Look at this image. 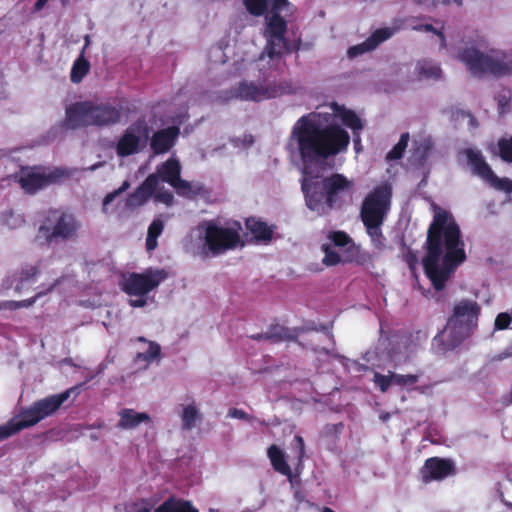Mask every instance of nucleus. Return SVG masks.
<instances>
[{
  "label": "nucleus",
  "instance_id": "f257e3e1",
  "mask_svg": "<svg viewBox=\"0 0 512 512\" xmlns=\"http://www.w3.org/2000/svg\"><path fill=\"white\" fill-rule=\"evenodd\" d=\"M290 143L296 145L301 169V190L305 204L318 215L340 208L345 197H351L354 182L345 175L332 173L323 176L326 160L346 150L350 143L348 132L337 124L322 125L319 114L301 116L293 125Z\"/></svg>",
  "mask_w": 512,
  "mask_h": 512
},
{
  "label": "nucleus",
  "instance_id": "f03ea898",
  "mask_svg": "<svg viewBox=\"0 0 512 512\" xmlns=\"http://www.w3.org/2000/svg\"><path fill=\"white\" fill-rule=\"evenodd\" d=\"M461 230L451 213L439 210L427 230L422 266L435 290L445 288L456 269L466 260Z\"/></svg>",
  "mask_w": 512,
  "mask_h": 512
},
{
  "label": "nucleus",
  "instance_id": "7ed1b4c3",
  "mask_svg": "<svg viewBox=\"0 0 512 512\" xmlns=\"http://www.w3.org/2000/svg\"><path fill=\"white\" fill-rule=\"evenodd\" d=\"M481 306L472 299L458 301L449 316L445 328L433 338L438 354H444L460 346L478 327Z\"/></svg>",
  "mask_w": 512,
  "mask_h": 512
},
{
  "label": "nucleus",
  "instance_id": "20e7f679",
  "mask_svg": "<svg viewBox=\"0 0 512 512\" xmlns=\"http://www.w3.org/2000/svg\"><path fill=\"white\" fill-rule=\"evenodd\" d=\"M122 106L111 102L96 103L86 100L71 104L66 108L62 127L67 130L80 128L108 127L121 121Z\"/></svg>",
  "mask_w": 512,
  "mask_h": 512
},
{
  "label": "nucleus",
  "instance_id": "39448f33",
  "mask_svg": "<svg viewBox=\"0 0 512 512\" xmlns=\"http://www.w3.org/2000/svg\"><path fill=\"white\" fill-rule=\"evenodd\" d=\"M241 231L242 225L236 220H229L224 224L218 220L206 222L203 252L205 255L218 256L238 247H243Z\"/></svg>",
  "mask_w": 512,
  "mask_h": 512
},
{
  "label": "nucleus",
  "instance_id": "423d86ee",
  "mask_svg": "<svg viewBox=\"0 0 512 512\" xmlns=\"http://www.w3.org/2000/svg\"><path fill=\"white\" fill-rule=\"evenodd\" d=\"M458 58L473 75L491 74L506 76L512 73V54L492 51L484 54L476 48H466L459 52Z\"/></svg>",
  "mask_w": 512,
  "mask_h": 512
},
{
  "label": "nucleus",
  "instance_id": "0eeeda50",
  "mask_svg": "<svg viewBox=\"0 0 512 512\" xmlns=\"http://www.w3.org/2000/svg\"><path fill=\"white\" fill-rule=\"evenodd\" d=\"M392 198V187L389 183H383L375 187L364 198L360 217L366 228H377L381 226L390 209Z\"/></svg>",
  "mask_w": 512,
  "mask_h": 512
},
{
  "label": "nucleus",
  "instance_id": "6e6552de",
  "mask_svg": "<svg viewBox=\"0 0 512 512\" xmlns=\"http://www.w3.org/2000/svg\"><path fill=\"white\" fill-rule=\"evenodd\" d=\"M82 385H77L65 390L62 393L50 395L38 401H35L29 408L21 409L19 417L23 418L27 427H32L46 417L54 414L71 394L76 397Z\"/></svg>",
  "mask_w": 512,
  "mask_h": 512
},
{
  "label": "nucleus",
  "instance_id": "1a4fd4ad",
  "mask_svg": "<svg viewBox=\"0 0 512 512\" xmlns=\"http://www.w3.org/2000/svg\"><path fill=\"white\" fill-rule=\"evenodd\" d=\"M48 221L52 223V227L41 225L39 228L48 242L68 241L78 237L81 223L72 212L60 209L50 210Z\"/></svg>",
  "mask_w": 512,
  "mask_h": 512
},
{
  "label": "nucleus",
  "instance_id": "9d476101",
  "mask_svg": "<svg viewBox=\"0 0 512 512\" xmlns=\"http://www.w3.org/2000/svg\"><path fill=\"white\" fill-rule=\"evenodd\" d=\"M40 167H22L19 173L18 183L27 194H35L39 190L59 183L62 179L69 178L71 173L65 168H55L49 173L40 171Z\"/></svg>",
  "mask_w": 512,
  "mask_h": 512
},
{
  "label": "nucleus",
  "instance_id": "9b49d317",
  "mask_svg": "<svg viewBox=\"0 0 512 512\" xmlns=\"http://www.w3.org/2000/svg\"><path fill=\"white\" fill-rule=\"evenodd\" d=\"M167 278V273L160 269H146L142 273H130L122 283V291L129 296H146Z\"/></svg>",
  "mask_w": 512,
  "mask_h": 512
},
{
  "label": "nucleus",
  "instance_id": "f8f14e48",
  "mask_svg": "<svg viewBox=\"0 0 512 512\" xmlns=\"http://www.w3.org/2000/svg\"><path fill=\"white\" fill-rule=\"evenodd\" d=\"M149 138V127L145 121L138 120L128 126L117 141L116 154L119 157H128L137 154L144 147Z\"/></svg>",
  "mask_w": 512,
  "mask_h": 512
},
{
  "label": "nucleus",
  "instance_id": "ddd939ff",
  "mask_svg": "<svg viewBox=\"0 0 512 512\" xmlns=\"http://www.w3.org/2000/svg\"><path fill=\"white\" fill-rule=\"evenodd\" d=\"M457 473L455 461L451 458L438 456L427 458L420 469V478L423 484L440 482Z\"/></svg>",
  "mask_w": 512,
  "mask_h": 512
},
{
  "label": "nucleus",
  "instance_id": "4468645a",
  "mask_svg": "<svg viewBox=\"0 0 512 512\" xmlns=\"http://www.w3.org/2000/svg\"><path fill=\"white\" fill-rule=\"evenodd\" d=\"M282 94V87L276 84L256 85L253 82L242 81L239 83L235 96L246 101H261L276 98Z\"/></svg>",
  "mask_w": 512,
  "mask_h": 512
},
{
  "label": "nucleus",
  "instance_id": "2eb2a0df",
  "mask_svg": "<svg viewBox=\"0 0 512 512\" xmlns=\"http://www.w3.org/2000/svg\"><path fill=\"white\" fill-rule=\"evenodd\" d=\"M157 186L158 176L156 174L148 175L142 184L127 196L126 207L136 208L145 204L153 196Z\"/></svg>",
  "mask_w": 512,
  "mask_h": 512
},
{
  "label": "nucleus",
  "instance_id": "dca6fc26",
  "mask_svg": "<svg viewBox=\"0 0 512 512\" xmlns=\"http://www.w3.org/2000/svg\"><path fill=\"white\" fill-rule=\"evenodd\" d=\"M180 130L177 126H170L156 131L150 140V148L154 154L167 153L175 144Z\"/></svg>",
  "mask_w": 512,
  "mask_h": 512
},
{
  "label": "nucleus",
  "instance_id": "f3484780",
  "mask_svg": "<svg viewBox=\"0 0 512 512\" xmlns=\"http://www.w3.org/2000/svg\"><path fill=\"white\" fill-rule=\"evenodd\" d=\"M155 174L158 181L161 180L172 187L181 178V165L176 159H168L157 167Z\"/></svg>",
  "mask_w": 512,
  "mask_h": 512
},
{
  "label": "nucleus",
  "instance_id": "a211bd4d",
  "mask_svg": "<svg viewBox=\"0 0 512 512\" xmlns=\"http://www.w3.org/2000/svg\"><path fill=\"white\" fill-rule=\"evenodd\" d=\"M467 160L469 165L472 167L473 173L483 180H487L489 176L493 175L492 168L485 161L480 151L468 149L466 151Z\"/></svg>",
  "mask_w": 512,
  "mask_h": 512
},
{
  "label": "nucleus",
  "instance_id": "6ab92c4d",
  "mask_svg": "<svg viewBox=\"0 0 512 512\" xmlns=\"http://www.w3.org/2000/svg\"><path fill=\"white\" fill-rule=\"evenodd\" d=\"M245 226L257 241L269 242L273 238V228L261 219L249 217L245 221Z\"/></svg>",
  "mask_w": 512,
  "mask_h": 512
},
{
  "label": "nucleus",
  "instance_id": "aec40b11",
  "mask_svg": "<svg viewBox=\"0 0 512 512\" xmlns=\"http://www.w3.org/2000/svg\"><path fill=\"white\" fill-rule=\"evenodd\" d=\"M154 512H199V510L188 500L170 496Z\"/></svg>",
  "mask_w": 512,
  "mask_h": 512
},
{
  "label": "nucleus",
  "instance_id": "412c9836",
  "mask_svg": "<svg viewBox=\"0 0 512 512\" xmlns=\"http://www.w3.org/2000/svg\"><path fill=\"white\" fill-rule=\"evenodd\" d=\"M273 469L288 478L292 477V470L288 465L284 452L275 444L271 445L267 450Z\"/></svg>",
  "mask_w": 512,
  "mask_h": 512
},
{
  "label": "nucleus",
  "instance_id": "4be33fe9",
  "mask_svg": "<svg viewBox=\"0 0 512 512\" xmlns=\"http://www.w3.org/2000/svg\"><path fill=\"white\" fill-rule=\"evenodd\" d=\"M120 420L118 422V427L122 429H132L137 427L142 422H146L150 420V417L146 413L136 412L133 409H122L119 412Z\"/></svg>",
  "mask_w": 512,
  "mask_h": 512
},
{
  "label": "nucleus",
  "instance_id": "5701e85b",
  "mask_svg": "<svg viewBox=\"0 0 512 512\" xmlns=\"http://www.w3.org/2000/svg\"><path fill=\"white\" fill-rule=\"evenodd\" d=\"M287 23L279 13H272L267 24V34L279 41L285 38Z\"/></svg>",
  "mask_w": 512,
  "mask_h": 512
},
{
  "label": "nucleus",
  "instance_id": "b1692460",
  "mask_svg": "<svg viewBox=\"0 0 512 512\" xmlns=\"http://www.w3.org/2000/svg\"><path fill=\"white\" fill-rule=\"evenodd\" d=\"M370 260L371 255L368 252L361 250V248L356 246L354 242L347 246L343 255L344 264L356 263L358 265H364Z\"/></svg>",
  "mask_w": 512,
  "mask_h": 512
},
{
  "label": "nucleus",
  "instance_id": "393cba45",
  "mask_svg": "<svg viewBox=\"0 0 512 512\" xmlns=\"http://www.w3.org/2000/svg\"><path fill=\"white\" fill-rule=\"evenodd\" d=\"M267 332V340L272 343H280L282 341H296L297 336L290 333L289 329L279 325L272 324L269 326Z\"/></svg>",
  "mask_w": 512,
  "mask_h": 512
},
{
  "label": "nucleus",
  "instance_id": "a878e982",
  "mask_svg": "<svg viewBox=\"0 0 512 512\" xmlns=\"http://www.w3.org/2000/svg\"><path fill=\"white\" fill-rule=\"evenodd\" d=\"M28 428L25 421L21 417H14L4 425L0 426V441H3L21 430Z\"/></svg>",
  "mask_w": 512,
  "mask_h": 512
},
{
  "label": "nucleus",
  "instance_id": "bb28decb",
  "mask_svg": "<svg viewBox=\"0 0 512 512\" xmlns=\"http://www.w3.org/2000/svg\"><path fill=\"white\" fill-rule=\"evenodd\" d=\"M339 116L343 122V124L350 128L355 135H358L359 132L363 129V123L358 115L350 109L342 108L339 111Z\"/></svg>",
  "mask_w": 512,
  "mask_h": 512
},
{
  "label": "nucleus",
  "instance_id": "cd10ccee",
  "mask_svg": "<svg viewBox=\"0 0 512 512\" xmlns=\"http://www.w3.org/2000/svg\"><path fill=\"white\" fill-rule=\"evenodd\" d=\"M90 63L82 55L78 57L73 63L70 79L73 83H80L83 78L89 73Z\"/></svg>",
  "mask_w": 512,
  "mask_h": 512
},
{
  "label": "nucleus",
  "instance_id": "c85d7f7f",
  "mask_svg": "<svg viewBox=\"0 0 512 512\" xmlns=\"http://www.w3.org/2000/svg\"><path fill=\"white\" fill-rule=\"evenodd\" d=\"M172 188L175 190L177 195L185 198H194L196 197L200 191L201 187L198 186L196 188L193 187V185L182 178H180L173 186Z\"/></svg>",
  "mask_w": 512,
  "mask_h": 512
},
{
  "label": "nucleus",
  "instance_id": "c756f323",
  "mask_svg": "<svg viewBox=\"0 0 512 512\" xmlns=\"http://www.w3.org/2000/svg\"><path fill=\"white\" fill-rule=\"evenodd\" d=\"M182 428L184 430H191L195 427L197 420L200 419V413L195 405H188L184 408L181 415Z\"/></svg>",
  "mask_w": 512,
  "mask_h": 512
},
{
  "label": "nucleus",
  "instance_id": "7c9ffc66",
  "mask_svg": "<svg viewBox=\"0 0 512 512\" xmlns=\"http://www.w3.org/2000/svg\"><path fill=\"white\" fill-rule=\"evenodd\" d=\"M393 32V29L387 27L377 29L367 38V44L374 50L382 42L389 39L393 35Z\"/></svg>",
  "mask_w": 512,
  "mask_h": 512
},
{
  "label": "nucleus",
  "instance_id": "2f4dec72",
  "mask_svg": "<svg viewBox=\"0 0 512 512\" xmlns=\"http://www.w3.org/2000/svg\"><path fill=\"white\" fill-rule=\"evenodd\" d=\"M409 142V133H403L398 143L388 152L386 159L388 161L402 158Z\"/></svg>",
  "mask_w": 512,
  "mask_h": 512
},
{
  "label": "nucleus",
  "instance_id": "473e14b6",
  "mask_svg": "<svg viewBox=\"0 0 512 512\" xmlns=\"http://www.w3.org/2000/svg\"><path fill=\"white\" fill-rule=\"evenodd\" d=\"M441 74L442 70L438 64L425 61L419 65V77L439 79Z\"/></svg>",
  "mask_w": 512,
  "mask_h": 512
},
{
  "label": "nucleus",
  "instance_id": "72a5a7b5",
  "mask_svg": "<svg viewBox=\"0 0 512 512\" xmlns=\"http://www.w3.org/2000/svg\"><path fill=\"white\" fill-rule=\"evenodd\" d=\"M321 249L325 254L322 260L324 265L335 266L341 262L343 263V257H341L340 254L333 249L332 244H323Z\"/></svg>",
  "mask_w": 512,
  "mask_h": 512
},
{
  "label": "nucleus",
  "instance_id": "f704fd0d",
  "mask_svg": "<svg viewBox=\"0 0 512 512\" xmlns=\"http://www.w3.org/2000/svg\"><path fill=\"white\" fill-rule=\"evenodd\" d=\"M486 182L497 190L512 193V180L509 178H500L493 172V175L489 176Z\"/></svg>",
  "mask_w": 512,
  "mask_h": 512
},
{
  "label": "nucleus",
  "instance_id": "c9c22d12",
  "mask_svg": "<svg viewBox=\"0 0 512 512\" xmlns=\"http://www.w3.org/2000/svg\"><path fill=\"white\" fill-rule=\"evenodd\" d=\"M243 3L253 16H261L267 10V0H243Z\"/></svg>",
  "mask_w": 512,
  "mask_h": 512
},
{
  "label": "nucleus",
  "instance_id": "e433bc0d",
  "mask_svg": "<svg viewBox=\"0 0 512 512\" xmlns=\"http://www.w3.org/2000/svg\"><path fill=\"white\" fill-rule=\"evenodd\" d=\"M285 47L286 38H283L282 41L278 42L276 38L268 36L266 50L268 52L269 57L273 58L274 56L281 55Z\"/></svg>",
  "mask_w": 512,
  "mask_h": 512
},
{
  "label": "nucleus",
  "instance_id": "4c0bfd02",
  "mask_svg": "<svg viewBox=\"0 0 512 512\" xmlns=\"http://www.w3.org/2000/svg\"><path fill=\"white\" fill-rule=\"evenodd\" d=\"M498 148L501 159L507 163H512V136L508 139H499Z\"/></svg>",
  "mask_w": 512,
  "mask_h": 512
},
{
  "label": "nucleus",
  "instance_id": "58836bf2",
  "mask_svg": "<svg viewBox=\"0 0 512 512\" xmlns=\"http://www.w3.org/2000/svg\"><path fill=\"white\" fill-rule=\"evenodd\" d=\"M332 242V247H347L353 243L352 238L344 231H334L328 235Z\"/></svg>",
  "mask_w": 512,
  "mask_h": 512
},
{
  "label": "nucleus",
  "instance_id": "ea45409f",
  "mask_svg": "<svg viewBox=\"0 0 512 512\" xmlns=\"http://www.w3.org/2000/svg\"><path fill=\"white\" fill-rule=\"evenodd\" d=\"M419 380V376L415 374H398L393 372V384L400 387H410L415 385Z\"/></svg>",
  "mask_w": 512,
  "mask_h": 512
},
{
  "label": "nucleus",
  "instance_id": "a19ab883",
  "mask_svg": "<svg viewBox=\"0 0 512 512\" xmlns=\"http://www.w3.org/2000/svg\"><path fill=\"white\" fill-rule=\"evenodd\" d=\"M161 354V347L158 343L149 341V347L146 352L138 353L137 359H142L147 362H151L157 358H159Z\"/></svg>",
  "mask_w": 512,
  "mask_h": 512
},
{
  "label": "nucleus",
  "instance_id": "79ce46f5",
  "mask_svg": "<svg viewBox=\"0 0 512 512\" xmlns=\"http://www.w3.org/2000/svg\"><path fill=\"white\" fill-rule=\"evenodd\" d=\"M373 382L380 389L381 392L385 393L393 384V372H389L388 375H383L381 373L376 372L373 377Z\"/></svg>",
  "mask_w": 512,
  "mask_h": 512
},
{
  "label": "nucleus",
  "instance_id": "37998d69",
  "mask_svg": "<svg viewBox=\"0 0 512 512\" xmlns=\"http://www.w3.org/2000/svg\"><path fill=\"white\" fill-rule=\"evenodd\" d=\"M153 197L156 202L164 203L167 206H171L174 202V196L172 192L165 189L164 187H157Z\"/></svg>",
  "mask_w": 512,
  "mask_h": 512
},
{
  "label": "nucleus",
  "instance_id": "c03bdc74",
  "mask_svg": "<svg viewBox=\"0 0 512 512\" xmlns=\"http://www.w3.org/2000/svg\"><path fill=\"white\" fill-rule=\"evenodd\" d=\"M511 322H512V309H511V313L501 312L495 318L494 329L495 330H505L509 327Z\"/></svg>",
  "mask_w": 512,
  "mask_h": 512
},
{
  "label": "nucleus",
  "instance_id": "a18cd8bd",
  "mask_svg": "<svg viewBox=\"0 0 512 512\" xmlns=\"http://www.w3.org/2000/svg\"><path fill=\"white\" fill-rule=\"evenodd\" d=\"M372 50L373 49L370 47V45L367 44V39H366L364 42H362V43H360L358 45H354V46L350 47L348 49V56L350 58H354V57L362 55V54H364L366 52H370Z\"/></svg>",
  "mask_w": 512,
  "mask_h": 512
},
{
  "label": "nucleus",
  "instance_id": "49530a36",
  "mask_svg": "<svg viewBox=\"0 0 512 512\" xmlns=\"http://www.w3.org/2000/svg\"><path fill=\"white\" fill-rule=\"evenodd\" d=\"M164 224L160 219H154L148 228L147 235L151 238H158L162 233Z\"/></svg>",
  "mask_w": 512,
  "mask_h": 512
},
{
  "label": "nucleus",
  "instance_id": "de8ad7c7",
  "mask_svg": "<svg viewBox=\"0 0 512 512\" xmlns=\"http://www.w3.org/2000/svg\"><path fill=\"white\" fill-rule=\"evenodd\" d=\"M37 274H38V269L36 266H30V267H27L26 269H23L20 273L21 284L25 281L32 280Z\"/></svg>",
  "mask_w": 512,
  "mask_h": 512
},
{
  "label": "nucleus",
  "instance_id": "09e8293b",
  "mask_svg": "<svg viewBox=\"0 0 512 512\" xmlns=\"http://www.w3.org/2000/svg\"><path fill=\"white\" fill-rule=\"evenodd\" d=\"M404 261L408 265L411 270L416 268L418 263L417 253L411 249H409L403 256Z\"/></svg>",
  "mask_w": 512,
  "mask_h": 512
},
{
  "label": "nucleus",
  "instance_id": "8fccbe9b",
  "mask_svg": "<svg viewBox=\"0 0 512 512\" xmlns=\"http://www.w3.org/2000/svg\"><path fill=\"white\" fill-rule=\"evenodd\" d=\"M416 30H424L426 32H432L436 35L439 36V38L441 39V42H442V46H445V36L444 34L437 30L432 24H423V25H420L419 27H415Z\"/></svg>",
  "mask_w": 512,
  "mask_h": 512
},
{
  "label": "nucleus",
  "instance_id": "3c124183",
  "mask_svg": "<svg viewBox=\"0 0 512 512\" xmlns=\"http://www.w3.org/2000/svg\"><path fill=\"white\" fill-rule=\"evenodd\" d=\"M228 416L231 418L241 419L249 421L251 419V416L247 414L244 410L238 409V408H231L228 411Z\"/></svg>",
  "mask_w": 512,
  "mask_h": 512
},
{
  "label": "nucleus",
  "instance_id": "603ef678",
  "mask_svg": "<svg viewBox=\"0 0 512 512\" xmlns=\"http://www.w3.org/2000/svg\"><path fill=\"white\" fill-rule=\"evenodd\" d=\"M294 441L296 442V449L298 450V459L301 461L305 455L304 439L300 435H296Z\"/></svg>",
  "mask_w": 512,
  "mask_h": 512
},
{
  "label": "nucleus",
  "instance_id": "864d4df0",
  "mask_svg": "<svg viewBox=\"0 0 512 512\" xmlns=\"http://www.w3.org/2000/svg\"><path fill=\"white\" fill-rule=\"evenodd\" d=\"M44 294L45 293L39 292L35 296H33L29 299L17 301V304H18L17 309L24 308V307L27 308V307L32 306L36 302V300Z\"/></svg>",
  "mask_w": 512,
  "mask_h": 512
},
{
  "label": "nucleus",
  "instance_id": "5fc2aeb1",
  "mask_svg": "<svg viewBox=\"0 0 512 512\" xmlns=\"http://www.w3.org/2000/svg\"><path fill=\"white\" fill-rule=\"evenodd\" d=\"M137 299H130L129 304L131 307L141 308L147 304L146 296H137Z\"/></svg>",
  "mask_w": 512,
  "mask_h": 512
},
{
  "label": "nucleus",
  "instance_id": "6e6d98bb",
  "mask_svg": "<svg viewBox=\"0 0 512 512\" xmlns=\"http://www.w3.org/2000/svg\"><path fill=\"white\" fill-rule=\"evenodd\" d=\"M17 301L7 300L0 302V310H17Z\"/></svg>",
  "mask_w": 512,
  "mask_h": 512
},
{
  "label": "nucleus",
  "instance_id": "4d7b16f0",
  "mask_svg": "<svg viewBox=\"0 0 512 512\" xmlns=\"http://www.w3.org/2000/svg\"><path fill=\"white\" fill-rule=\"evenodd\" d=\"M272 13H279V11L288 3V0H271Z\"/></svg>",
  "mask_w": 512,
  "mask_h": 512
},
{
  "label": "nucleus",
  "instance_id": "13d9d810",
  "mask_svg": "<svg viewBox=\"0 0 512 512\" xmlns=\"http://www.w3.org/2000/svg\"><path fill=\"white\" fill-rule=\"evenodd\" d=\"M509 104V99L506 96H499L498 98V105H499V112L501 114L506 112V106Z\"/></svg>",
  "mask_w": 512,
  "mask_h": 512
},
{
  "label": "nucleus",
  "instance_id": "bf43d9fd",
  "mask_svg": "<svg viewBox=\"0 0 512 512\" xmlns=\"http://www.w3.org/2000/svg\"><path fill=\"white\" fill-rule=\"evenodd\" d=\"M118 192L115 190L113 192L108 193L104 199H103V209L105 210V207L110 204L114 199L118 196Z\"/></svg>",
  "mask_w": 512,
  "mask_h": 512
},
{
  "label": "nucleus",
  "instance_id": "052dcab7",
  "mask_svg": "<svg viewBox=\"0 0 512 512\" xmlns=\"http://www.w3.org/2000/svg\"><path fill=\"white\" fill-rule=\"evenodd\" d=\"M343 428H344L343 423H337V424L327 425L326 430L337 434V433L341 432Z\"/></svg>",
  "mask_w": 512,
  "mask_h": 512
},
{
  "label": "nucleus",
  "instance_id": "680f3d73",
  "mask_svg": "<svg viewBox=\"0 0 512 512\" xmlns=\"http://www.w3.org/2000/svg\"><path fill=\"white\" fill-rule=\"evenodd\" d=\"M381 226H377V228H366L367 229V232L368 234L373 238H377V237H381L382 236V232H381Z\"/></svg>",
  "mask_w": 512,
  "mask_h": 512
},
{
  "label": "nucleus",
  "instance_id": "e2e57ef3",
  "mask_svg": "<svg viewBox=\"0 0 512 512\" xmlns=\"http://www.w3.org/2000/svg\"><path fill=\"white\" fill-rule=\"evenodd\" d=\"M157 246V239L156 238H151L147 235V238H146V248L147 250H153L155 249Z\"/></svg>",
  "mask_w": 512,
  "mask_h": 512
},
{
  "label": "nucleus",
  "instance_id": "0e129e2a",
  "mask_svg": "<svg viewBox=\"0 0 512 512\" xmlns=\"http://www.w3.org/2000/svg\"><path fill=\"white\" fill-rule=\"evenodd\" d=\"M48 1H49V0H37V1L35 2V4H34V10H35V11H40V10H42V9L45 7V5L47 4V2H48Z\"/></svg>",
  "mask_w": 512,
  "mask_h": 512
},
{
  "label": "nucleus",
  "instance_id": "69168bd1",
  "mask_svg": "<svg viewBox=\"0 0 512 512\" xmlns=\"http://www.w3.org/2000/svg\"><path fill=\"white\" fill-rule=\"evenodd\" d=\"M267 332L265 333H257V334H253V335H250L249 337L253 340H267Z\"/></svg>",
  "mask_w": 512,
  "mask_h": 512
},
{
  "label": "nucleus",
  "instance_id": "338daca9",
  "mask_svg": "<svg viewBox=\"0 0 512 512\" xmlns=\"http://www.w3.org/2000/svg\"><path fill=\"white\" fill-rule=\"evenodd\" d=\"M129 186H130L129 182L128 181H124L122 183V185L118 189H116L115 191L118 192V194H121L124 191H126L129 188Z\"/></svg>",
  "mask_w": 512,
  "mask_h": 512
},
{
  "label": "nucleus",
  "instance_id": "774afa93",
  "mask_svg": "<svg viewBox=\"0 0 512 512\" xmlns=\"http://www.w3.org/2000/svg\"><path fill=\"white\" fill-rule=\"evenodd\" d=\"M500 501L508 508L512 509V502L507 501L504 497L503 492L500 491Z\"/></svg>",
  "mask_w": 512,
  "mask_h": 512
}]
</instances>
